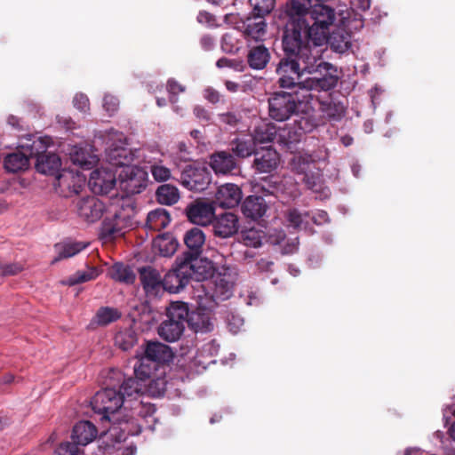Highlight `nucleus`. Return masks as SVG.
<instances>
[{
	"label": "nucleus",
	"mask_w": 455,
	"mask_h": 455,
	"mask_svg": "<svg viewBox=\"0 0 455 455\" xmlns=\"http://www.w3.org/2000/svg\"><path fill=\"white\" fill-rule=\"evenodd\" d=\"M158 246L161 255L170 257L176 251L178 243L172 238H162L158 243Z\"/></svg>",
	"instance_id": "4d7b16f0"
},
{
	"label": "nucleus",
	"mask_w": 455,
	"mask_h": 455,
	"mask_svg": "<svg viewBox=\"0 0 455 455\" xmlns=\"http://www.w3.org/2000/svg\"><path fill=\"white\" fill-rule=\"evenodd\" d=\"M108 275L115 280L124 284L134 283L136 275L130 266L122 262L115 263L108 270Z\"/></svg>",
	"instance_id": "ea45409f"
},
{
	"label": "nucleus",
	"mask_w": 455,
	"mask_h": 455,
	"mask_svg": "<svg viewBox=\"0 0 455 455\" xmlns=\"http://www.w3.org/2000/svg\"><path fill=\"white\" fill-rule=\"evenodd\" d=\"M188 269L184 266V261H181L180 257H178L173 267L162 278L163 291H167L170 293H178L183 290L190 281L187 274Z\"/></svg>",
	"instance_id": "dca6fc26"
},
{
	"label": "nucleus",
	"mask_w": 455,
	"mask_h": 455,
	"mask_svg": "<svg viewBox=\"0 0 455 455\" xmlns=\"http://www.w3.org/2000/svg\"><path fill=\"white\" fill-rule=\"evenodd\" d=\"M310 213L300 212L298 209H289L285 214V220L289 227L298 230H307L309 228Z\"/></svg>",
	"instance_id": "79ce46f5"
},
{
	"label": "nucleus",
	"mask_w": 455,
	"mask_h": 455,
	"mask_svg": "<svg viewBox=\"0 0 455 455\" xmlns=\"http://www.w3.org/2000/svg\"><path fill=\"white\" fill-rule=\"evenodd\" d=\"M211 180L212 175L204 166L187 165L180 175L181 184L194 191L204 190Z\"/></svg>",
	"instance_id": "2eb2a0df"
},
{
	"label": "nucleus",
	"mask_w": 455,
	"mask_h": 455,
	"mask_svg": "<svg viewBox=\"0 0 455 455\" xmlns=\"http://www.w3.org/2000/svg\"><path fill=\"white\" fill-rule=\"evenodd\" d=\"M140 381L141 380L137 377L136 379L128 378L123 381L117 392L124 397V411L128 410V404L132 403V400H134V398L139 399L142 389V385Z\"/></svg>",
	"instance_id": "c9c22d12"
},
{
	"label": "nucleus",
	"mask_w": 455,
	"mask_h": 455,
	"mask_svg": "<svg viewBox=\"0 0 455 455\" xmlns=\"http://www.w3.org/2000/svg\"><path fill=\"white\" fill-rule=\"evenodd\" d=\"M137 342V336L132 330H124L115 336V344L124 351L131 349Z\"/></svg>",
	"instance_id": "603ef678"
},
{
	"label": "nucleus",
	"mask_w": 455,
	"mask_h": 455,
	"mask_svg": "<svg viewBox=\"0 0 455 455\" xmlns=\"http://www.w3.org/2000/svg\"><path fill=\"white\" fill-rule=\"evenodd\" d=\"M291 171L301 177V181L313 192L319 194V198H327L330 189L323 185V175L307 153L294 155L289 163Z\"/></svg>",
	"instance_id": "39448f33"
},
{
	"label": "nucleus",
	"mask_w": 455,
	"mask_h": 455,
	"mask_svg": "<svg viewBox=\"0 0 455 455\" xmlns=\"http://www.w3.org/2000/svg\"><path fill=\"white\" fill-rule=\"evenodd\" d=\"M255 189L263 196H274L283 203L292 201L300 196L298 183L291 177H283L279 182L265 181L255 186Z\"/></svg>",
	"instance_id": "f8f14e48"
},
{
	"label": "nucleus",
	"mask_w": 455,
	"mask_h": 455,
	"mask_svg": "<svg viewBox=\"0 0 455 455\" xmlns=\"http://www.w3.org/2000/svg\"><path fill=\"white\" fill-rule=\"evenodd\" d=\"M188 306L185 302H172L166 309V318L159 324L157 333L167 342L177 341L184 332Z\"/></svg>",
	"instance_id": "0eeeda50"
},
{
	"label": "nucleus",
	"mask_w": 455,
	"mask_h": 455,
	"mask_svg": "<svg viewBox=\"0 0 455 455\" xmlns=\"http://www.w3.org/2000/svg\"><path fill=\"white\" fill-rule=\"evenodd\" d=\"M277 134V129L272 123H261L258 124L252 133V140L256 144L272 142Z\"/></svg>",
	"instance_id": "37998d69"
},
{
	"label": "nucleus",
	"mask_w": 455,
	"mask_h": 455,
	"mask_svg": "<svg viewBox=\"0 0 455 455\" xmlns=\"http://www.w3.org/2000/svg\"><path fill=\"white\" fill-rule=\"evenodd\" d=\"M118 107L119 100L116 96L105 94L103 98V108L109 116L114 115V113L118 109Z\"/></svg>",
	"instance_id": "e2e57ef3"
},
{
	"label": "nucleus",
	"mask_w": 455,
	"mask_h": 455,
	"mask_svg": "<svg viewBox=\"0 0 455 455\" xmlns=\"http://www.w3.org/2000/svg\"><path fill=\"white\" fill-rule=\"evenodd\" d=\"M156 371L153 377L148 378V379H151L148 387L150 393L154 396H162L164 395L167 389V382L164 378H161L160 375L164 373V369L158 374Z\"/></svg>",
	"instance_id": "864d4df0"
},
{
	"label": "nucleus",
	"mask_w": 455,
	"mask_h": 455,
	"mask_svg": "<svg viewBox=\"0 0 455 455\" xmlns=\"http://www.w3.org/2000/svg\"><path fill=\"white\" fill-rule=\"evenodd\" d=\"M88 243L73 240H65L54 245L57 256L52 259V263L59 260L71 258L87 247Z\"/></svg>",
	"instance_id": "f704fd0d"
},
{
	"label": "nucleus",
	"mask_w": 455,
	"mask_h": 455,
	"mask_svg": "<svg viewBox=\"0 0 455 455\" xmlns=\"http://www.w3.org/2000/svg\"><path fill=\"white\" fill-rule=\"evenodd\" d=\"M227 321L229 331L234 334L239 332L244 323L243 318L241 315L235 314L228 315Z\"/></svg>",
	"instance_id": "052dcab7"
},
{
	"label": "nucleus",
	"mask_w": 455,
	"mask_h": 455,
	"mask_svg": "<svg viewBox=\"0 0 455 455\" xmlns=\"http://www.w3.org/2000/svg\"><path fill=\"white\" fill-rule=\"evenodd\" d=\"M29 159L23 150L9 154L5 156L4 165L9 172H18L26 170L28 167Z\"/></svg>",
	"instance_id": "a19ab883"
},
{
	"label": "nucleus",
	"mask_w": 455,
	"mask_h": 455,
	"mask_svg": "<svg viewBox=\"0 0 455 455\" xmlns=\"http://www.w3.org/2000/svg\"><path fill=\"white\" fill-rule=\"evenodd\" d=\"M311 24L307 22L308 36L315 46H322L327 42L330 28L336 20L335 10L323 4H315L308 13Z\"/></svg>",
	"instance_id": "423d86ee"
},
{
	"label": "nucleus",
	"mask_w": 455,
	"mask_h": 455,
	"mask_svg": "<svg viewBox=\"0 0 455 455\" xmlns=\"http://www.w3.org/2000/svg\"><path fill=\"white\" fill-rule=\"evenodd\" d=\"M331 49L338 53L347 52L352 46L351 34L343 28H338L327 36Z\"/></svg>",
	"instance_id": "72a5a7b5"
},
{
	"label": "nucleus",
	"mask_w": 455,
	"mask_h": 455,
	"mask_svg": "<svg viewBox=\"0 0 455 455\" xmlns=\"http://www.w3.org/2000/svg\"><path fill=\"white\" fill-rule=\"evenodd\" d=\"M73 104L76 108L82 112H86L89 109V100L86 95L77 93L73 99Z\"/></svg>",
	"instance_id": "338daca9"
},
{
	"label": "nucleus",
	"mask_w": 455,
	"mask_h": 455,
	"mask_svg": "<svg viewBox=\"0 0 455 455\" xmlns=\"http://www.w3.org/2000/svg\"><path fill=\"white\" fill-rule=\"evenodd\" d=\"M52 143L50 137H38L33 134H28L19 139L17 148L23 150L28 158H36L47 153V148Z\"/></svg>",
	"instance_id": "6ab92c4d"
},
{
	"label": "nucleus",
	"mask_w": 455,
	"mask_h": 455,
	"mask_svg": "<svg viewBox=\"0 0 455 455\" xmlns=\"http://www.w3.org/2000/svg\"><path fill=\"white\" fill-rule=\"evenodd\" d=\"M213 233L220 238H228L237 233L238 218L232 212L214 216L212 223Z\"/></svg>",
	"instance_id": "b1692460"
},
{
	"label": "nucleus",
	"mask_w": 455,
	"mask_h": 455,
	"mask_svg": "<svg viewBox=\"0 0 455 455\" xmlns=\"http://www.w3.org/2000/svg\"><path fill=\"white\" fill-rule=\"evenodd\" d=\"M216 65L218 68H231L236 71H242L243 63L241 60H231L228 58H220L217 60Z\"/></svg>",
	"instance_id": "0e129e2a"
},
{
	"label": "nucleus",
	"mask_w": 455,
	"mask_h": 455,
	"mask_svg": "<svg viewBox=\"0 0 455 455\" xmlns=\"http://www.w3.org/2000/svg\"><path fill=\"white\" fill-rule=\"evenodd\" d=\"M92 411L101 415L100 419L121 423L116 417L120 409H124V397L115 388H105L98 391L91 400Z\"/></svg>",
	"instance_id": "9d476101"
},
{
	"label": "nucleus",
	"mask_w": 455,
	"mask_h": 455,
	"mask_svg": "<svg viewBox=\"0 0 455 455\" xmlns=\"http://www.w3.org/2000/svg\"><path fill=\"white\" fill-rule=\"evenodd\" d=\"M221 50L226 53H233L237 52L238 46L235 44V41L232 35L225 34L223 35L220 42Z\"/></svg>",
	"instance_id": "680f3d73"
},
{
	"label": "nucleus",
	"mask_w": 455,
	"mask_h": 455,
	"mask_svg": "<svg viewBox=\"0 0 455 455\" xmlns=\"http://www.w3.org/2000/svg\"><path fill=\"white\" fill-rule=\"evenodd\" d=\"M86 177L78 172L62 170L54 182L55 189L64 197L78 195L85 186Z\"/></svg>",
	"instance_id": "4468645a"
},
{
	"label": "nucleus",
	"mask_w": 455,
	"mask_h": 455,
	"mask_svg": "<svg viewBox=\"0 0 455 455\" xmlns=\"http://www.w3.org/2000/svg\"><path fill=\"white\" fill-rule=\"evenodd\" d=\"M100 273V270L96 267H87L84 270H78L74 275H70L64 283L73 286L78 283H83L95 279Z\"/></svg>",
	"instance_id": "09e8293b"
},
{
	"label": "nucleus",
	"mask_w": 455,
	"mask_h": 455,
	"mask_svg": "<svg viewBox=\"0 0 455 455\" xmlns=\"http://www.w3.org/2000/svg\"><path fill=\"white\" fill-rule=\"evenodd\" d=\"M263 238V231L255 228H243L239 234L238 245L257 249L262 245Z\"/></svg>",
	"instance_id": "58836bf2"
},
{
	"label": "nucleus",
	"mask_w": 455,
	"mask_h": 455,
	"mask_svg": "<svg viewBox=\"0 0 455 455\" xmlns=\"http://www.w3.org/2000/svg\"><path fill=\"white\" fill-rule=\"evenodd\" d=\"M116 174L118 175L117 170L114 171L108 168L95 169L90 174L88 187L94 194H108L116 182Z\"/></svg>",
	"instance_id": "f3484780"
},
{
	"label": "nucleus",
	"mask_w": 455,
	"mask_h": 455,
	"mask_svg": "<svg viewBox=\"0 0 455 455\" xmlns=\"http://www.w3.org/2000/svg\"><path fill=\"white\" fill-rule=\"evenodd\" d=\"M242 200V191L240 188L233 183H226L218 188L213 204L220 208H234L237 206Z\"/></svg>",
	"instance_id": "4be33fe9"
},
{
	"label": "nucleus",
	"mask_w": 455,
	"mask_h": 455,
	"mask_svg": "<svg viewBox=\"0 0 455 455\" xmlns=\"http://www.w3.org/2000/svg\"><path fill=\"white\" fill-rule=\"evenodd\" d=\"M98 430L96 427L88 420L77 422L72 431V440L81 446H85L92 443L97 436Z\"/></svg>",
	"instance_id": "2f4dec72"
},
{
	"label": "nucleus",
	"mask_w": 455,
	"mask_h": 455,
	"mask_svg": "<svg viewBox=\"0 0 455 455\" xmlns=\"http://www.w3.org/2000/svg\"><path fill=\"white\" fill-rule=\"evenodd\" d=\"M212 291L218 302L227 300L232 296L231 286L224 279L212 283Z\"/></svg>",
	"instance_id": "5fc2aeb1"
},
{
	"label": "nucleus",
	"mask_w": 455,
	"mask_h": 455,
	"mask_svg": "<svg viewBox=\"0 0 455 455\" xmlns=\"http://www.w3.org/2000/svg\"><path fill=\"white\" fill-rule=\"evenodd\" d=\"M121 317L120 312L114 307H101L96 312L92 323L100 326H106L113 322H116Z\"/></svg>",
	"instance_id": "49530a36"
},
{
	"label": "nucleus",
	"mask_w": 455,
	"mask_h": 455,
	"mask_svg": "<svg viewBox=\"0 0 455 455\" xmlns=\"http://www.w3.org/2000/svg\"><path fill=\"white\" fill-rule=\"evenodd\" d=\"M188 249L181 257L201 256L205 243V234L199 228H192L186 231L183 237Z\"/></svg>",
	"instance_id": "cd10ccee"
},
{
	"label": "nucleus",
	"mask_w": 455,
	"mask_h": 455,
	"mask_svg": "<svg viewBox=\"0 0 455 455\" xmlns=\"http://www.w3.org/2000/svg\"><path fill=\"white\" fill-rule=\"evenodd\" d=\"M61 166L60 158L56 154L46 153L38 157L36 168L38 172L47 175H58Z\"/></svg>",
	"instance_id": "e433bc0d"
},
{
	"label": "nucleus",
	"mask_w": 455,
	"mask_h": 455,
	"mask_svg": "<svg viewBox=\"0 0 455 455\" xmlns=\"http://www.w3.org/2000/svg\"><path fill=\"white\" fill-rule=\"evenodd\" d=\"M195 290L194 298L197 302L198 310L212 311L217 307L219 302L217 301V299L215 298L212 291V281L197 283V285L195 287Z\"/></svg>",
	"instance_id": "bb28decb"
},
{
	"label": "nucleus",
	"mask_w": 455,
	"mask_h": 455,
	"mask_svg": "<svg viewBox=\"0 0 455 455\" xmlns=\"http://www.w3.org/2000/svg\"><path fill=\"white\" fill-rule=\"evenodd\" d=\"M150 172L157 182L167 181L172 176L171 170L164 165L161 161L155 162L150 165Z\"/></svg>",
	"instance_id": "6e6d98bb"
},
{
	"label": "nucleus",
	"mask_w": 455,
	"mask_h": 455,
	"mask_svg": "<svg viewBox=\"0 0 455 455\" xmlns=\"http://www.w3.org/2000/svg\"><path fill=\"white\" fill-rule=\"evenodd\" d=\"M276 73L281 88L296 89L301 93L328 92L338 84L336 68L322 56H285L279 61Z\"/></svg>",
	"instance_id": "f257e3e1"
},
{
	"label": "nucleus",
	"mask_w": 455,
	"mask_h": 455,
	"mask_svg": "<svg viewBox=\"0 0 455 455\" xmlns=\"http://www.w3.org/2000/svg\"><path fill=\"white\" fill-rule=\"evenodd\" d=\"M140 279L148 297H156L163 291V282L160 273L148 266L140 268Z\"/></svg>",
	"instance_id": "a878e982"
},
{
	"label": "nucleus",
	"mask_w": 455,
	"mask_h": 455,
	"mask_svg": "<svg viewBox=\"0 0 455 455\" xmlns=\"http://www.w3.org/2000/svg\"><path fill=\"white\" fill-rule=\"evenodd\" d=\"M118 180L121 188L127 194L141 193L147 187L148 172L138 165L124 166L118 172Z\"/></svg>",
	"instance_id": "ddd939ff"
},
{
	"label": "nucleus",
	"mask_w": 455,
	"mask_h": 455,
	"mask_svg": "<svg viewBox=\"0 0 455 455\" xmlns=\"http://www.w3.org/2000/svg\"><path fill=\"white\" fill-rule=\"evenodd\" d=\"M267 23L264 18L248 17L245 21V33L247 36L257 39L266 32Z\"/></svg>",
	"instance_id": "8fccbe9b"
},
{
	"label": "nucleus",
	"mask_w": 455,
	"mask_h": 455,
	"mask_svg": "<svg viewBox=\"0 0 455 455\" xmlns=\"http://www.w3.org/2000/svg\"><path fill=\"white\" fill-rule=\"evenodd\" d=\"M186 323L196 333H208L214 329V323L207 311L197 310L190 312L188 310Z\"/></svg>",
	"instance_id": "c756f323"
},
{
	"label": "nucleus",
	"mask_w": 455,
	"mask_h": 455,
	"mask_svg": "<svg viewBox=\"0 0 455 455\" xmlns=\"http://www.w3.org/2000/svg\"><path fill=\"white\" fill-rule=\"evenodd\" d=\"M107 144L106 157L112 167H116L119 172L124 166L133 165L134 155L126 148V138L124 133L111 130Z\"/></svg>",
	"instance_id": "9b49d317"
},
{
	"label": "nucleus",
	"mask_w": 455,
	"mask_h": 455,
	"mask_svg": "<svg viewBox=\"0 0 455 455\" xmlns=\"http://www.w3.org/2000/svg\"><path fill=\"white\" fill-rule=\"evenodd\" d=\"M156 407L154 404L134 398L128 404V410L124 411V419L121 421L126 424L131 421L132 426L137 427L136 430L131 429L132 435H138L143 428L154 430L156 419L154 416Z\"/></svg>",
	"instance_id": "1a4fd4ad"
},
{
	"label": "nucleus",
	"mask_w": 455,
	"mask_h": 455,
	"mask_svg": "<svg viewBox=\"0 0 455 455\" xmlns=\"http://www.w3.org/2000/svg\"><path fill=\"white\" fill-rule=\"evenodd\" d=\"M271 59L269 49L263 44L248 46L247 63L251 69L262 70Z\"/></svg>",
	"instance_id": "c85d7f7f"
},
{
	"label": "nucleus",
	"mask_w": 455,
	"mask_h": 455,
	"mask_svg": "<svg viewBox=\"0 0 455 455\" xmlns=\"http://www.w3.org/2000/svg\"><path fill=\"white\" fill-rule=\"evenodd\" d=\"M308 156H310L313 163L315 164L317 163L326 162L329 158V151L324 146H320L311 154H308Z\"/></svg>",
	"instance_id": "69168bd1"
},
{
	"label": "nucleus",
	"mask_w": 455,
	"mask_h": 455,
	"mask_svg": "<svg viewBox=\"0 0 455 455\" xmlns=\"http://www.w3.org/2000/svg\"><path fill=\"white\" fill-rule=\"evenodd\" d=\"M252 8L251 15L256 18H264L269 14L275 7V0H249Z\"/></svg>",
	"instance_id": "3c124183"
},
{
	"label": "nucleus",
	"mask_w": 455,
	"mask_h": 455,
	"mask_svg": "<svg viewBox=\"0 0 455 455\" xmlns=\"http://www.w3.org/2000/svg\"><path fill=\"white\" fill-rule=\"evenodd\" d=\"M212 203L205 201H194L185 209L188 220L198 226H207L212 223L215 216V207Z\"/></svg>",
	"instance_id": "a211bd4d"
},
{
	"label": "nucleus",
	"mask_w": 455,
	"mask_h": 455,
	"mask_svg": "<svg viewBox=\"0 0 455 455\" xmlns=\"http://www.w3.org/2000/svg\"><path fill=\"white\" fill-rule=\"evenodd\" d=\"M313 6L311 0H290L284 12L285 19L307 21L306 17Z\"/></svg>",
	"instance_id": "473e14b6"
},
{
	"label": "nucleus",
	"mask_w": 455,
	"mask_h": 455,
	"mask_svg": "<svg viewBox=\"0 0 455 455\" xmlns=\"http://www.w3.org/2000/svg\"><path fill=\"white\" fill-rule=\"evenodd\" d=\"M180 259L188 268L187 274L190 281L195 280L197 283H201L202 281H208L207 279L212 274V262L203 259L200 256L180 257Z\"/></svg>",
	"instance_id": "aec40b11"
},
{
	"label": "nucleus",
	"mask_w": 455,
	"mask_h": 455,
	"mask_svg": "<svg viewBox=\"0 0 455 455\" xmlns=\"http://www.w3.org/2000/svg\"><path fill=\"white\" fill-rule=\"evenodd\" d=\"M312 100L313 94L310 92H275L267 100L268 115L276 122H284L294 116L307 115L312 109Z\"/></svg>",
	"instance_id": "f03ea898"
},
{
	"label": "nucleus",
	"mask_w": 455,
	"mask_h": 455,
	"mask_svg": "<svg viewBox=\"0 0 455 455\" xmlns=\"http://www.w3.org/2000/svg\"><path fill=\"white\" fill-rule=\"evenodd\" d=\"M23 267L19 263L2 265L0 264V275H13L20 273Z\"/></svg>",
	"instance_id": "774afa93"
},
{
	"label": "nucleus",
	"mask_w": 455,
	"mask_h": 455,
	"mask_svg": "<svg viewBox=\"0 0 455 455\" xmlns=\"http://www.w3.org/2000/svg\"><path fill=\"white\" fill-rule=\"evenodd\" d=\"M267 209L268 205L262 196H250L242 204L243 215L253 220L262 218Z\"/></svg>",
	"instance_id": "7c9ffc66"
},
{
	"label": "nucleus",
	"mask_w": 455,
	"mask_h": 455,
	"mask_svg": "<svg viewBox=\"0 0 455 455\" xmlns=\"http://www.w3.org/2000/svg\"><path fill=\"white\" fill-rule=\"evenodd\" d=\"M311 39L308 36L307 21L293 20H285L282 34V48L285 56L309 57L322 56L320 51L314 45H309Z\"/></svg>",
	"instance_id": "7ed1b4c3"
},
{
	"label": "nucleus",
	"mask_w": 455,
	"mask_h": 455,
	"mask_svg": "<svg viewBox=\"0 0 455 455\" xmlns=\"http://www.w3.org/2000/svg\"><path fill=\"white\" fill-rule=\"evenodd\" d=\"M135 212L133 200L131 197H122L118 200L113 220L103 222L101 235L106 239L122 236L125 228H131L133 226Z\"/></svg>",
	"instance_id": "6e6552de"
},
{
	"label": "nucleus",
	"mask_w": 455,
	"mask_h": 455,
	"mask_svg": "<svg viewBox=\"0 0 455 455\" xmlns=\"http://www.w3.org/2000/svg\"><path fill=\"white\" fill-rule=\"evenodd\" d=\"M172 352L169 346L159 341H150L147 344L144 355L134 365L135 377L146 380L153 377L156 371L164 369L166 363L172 359Z\"/></svg>",
	"instance_id": "20e7f679"
},
{
	"label": "nucleus",
	"mask_w": 455,
	"mask_h": 455,
	"mask_svg": "<svg viewBox=\"0 0 455 455\" xmlns=\"http://www.w3.org/2000/svg\"><path fill=\"white\" fill-rule=\"evenodd\" d=\"M255 146L256 143L252 138L236 139L231 144V150L236 156L244 158L255 154L257 151Z\"/></svg>",
	"instance_id": "de8ad7c7"
},
{
	"label": "nucleus",
	"mask_w": 455,
	"mask_h": 455,
	"mask_svg": "<svg viewBox=\"0 0 455 455\" xmlns=\"http://www.w3.org/2000/svg\"><path fill=\"white\" fill-rule=\"evenodd\" d=\"M171 222L168 212L163 208H157L148 212L146 220V228L151 231H160L165 228Z\"/></svg>",
	"instance_id": "4c0bfd02"
},
{
	"label": "nucleus",
	"mask_w": 455,
	"mask_h": 455,
	"mask_svg": "<svg viewBox=\"0 0 455 455\" xmlns=\"http://www.w3.org/2000/svg\"><path fill=\"white\" fill-rule=\"evenodd\" d=\"M210 166L217 175L235 174L239 171L236 158L227 151H218L211 155Z\"/></svg>",
	"instance_id": "412c9836"
},
{
	"label": "nucleus",
	"mask_w": 455,
	"mask_h": 455,
	"mask_svg": "<svg viewBox=\"0 0 455 455\" xmlns=\"http://www.w3.org/2000/svg\"><path fill=\"white\" fill-rule=\"evenodd\" d=\"M186 87L171 78L167 82V91L170 94V101L174 104L178 101L177 94L185 92Z\"/></svg>",
	"instance_id": "bf43d9fd"
},
{
	"label": "nucleus",
	"mask_w": 455,
	"mask_h": 455,
	"mask_svg": "<svg viewBox=\"0 0 455 455\" xmlns=\"http://www.w3.org/2000/svg\"><path fill=\"white\" fill-rule=\"evenodd\" d=\"M80 444L73 441L66 442L61 443L55 451L56 455H79L80 454Z\"/></svg>",
	"instance_id": "13d9d810"
},
{
	"label": "nucleus",
	"mask_w": 455,
	"mask_h": 455,
	"mask_svg": "<svg viewBox=\"0 0 455 455\" xmlns=\"http://www.w3.org/2000/svg\"><path fill=\"white\" fill-rule=\"evenodd\" d=\"M320 110L325 117L333 121L340 120L346 112V108L342 103L331 100L321 101Z\"/></svg>",
	"instance_id": "c03bdc74"
},
{
	"label": "nucleus",
	"mask_w": 455,
	"mask_h": 455,
	"mask_svg": "<svg viewBox=\"0 0 455 455\" xmlns=\"http://www.w3.org/2000/svg\"><path fill=\"white\" fill-rule=\"evenodd\" d=\"M156 196L161 204L172 205L179 201L180 193L175 186L164 184L156 189Z\"/></svg>",
	"instance_id": "a18cd8bd"
},
{
	"label": "nucleus",
	"mask_w": 455,
	"mask_h": 455,
	"mask_svg": "<svg viewBox=\"0 0 455 455\" xmlns=\"http://www.w3.org/2000/svg\"><path fill=\"white\" fill-rule=\"evenodd\" d=\"M279 155L271 147L261 148L254 154L253 168L260 173H269L279 164Z\"/></svg>",
	"instance_id": "393cba45"
},
{
	"label": "nucleus",
	"mask_w": 455,
	"mask_h": 455,
	"mask_svg": "<svg viewBox=\"0 0 455 455\" xmlns=\"http://www.w3.org/2000/svg\"><path fill=\"white\" fill-rule=\"evenodd\" d=\"M77 214L88 222L100 220L104 212V204L95 196H86L76 202Z\"/></svg>",
	"instance_id": "5701e85b"
}]
</instances>
